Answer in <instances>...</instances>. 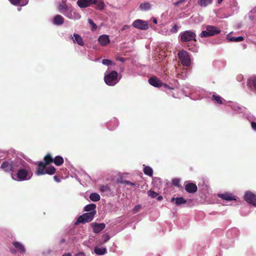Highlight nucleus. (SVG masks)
I'll use <instances>...</instances> for the list:
<instances>
[{"instance_id": "e2e57ef3", "label": "nucleus", "mask_w": 256, "mask_h": 256, "mask_svg": "<svg viewBox=\"0 0 256 256\" xmlns=\"http://www.w3.org/2000/svg\"><path fill=\"white\" fill-rule=\"evenodd\" d=\"M138 206H135L134 207V210H138V208H137Z\"/></svg>"}, {"instance_id": "393cba45", "label": "nucleus", "mask_w": 256, "mask_h": 256, "mask_svg": "<svg viewBox=\"0 0 256 256\" xmlns=\"http://www.w3.org/2000/svg\"><path fill=\"white\" fill-rule=\"evenodd\" d=\"M212 0H198V4L202 8H206L212 4Z\"/></svg>"}, {"instance_id": "9b49d317", "label": "nucleus", "mask_w": 256, "mask_h": 256, "mask_svg": "<svg viewBox=\"0 0 256 256\" xmlns=\"http://www.w3.org/2000/svg\"><path fill=\"white\" fill-rule=\"evenodd\" d=\"M96 2L97 0H78L77 4L80 8H86Z\"/></svg>"}, {"instance_id": "69168bd1", "label": "nucleus", "mask_w": 256, "mask_h": 256, "mask_svg": "<svg viewBox=\"0 0 256 256\" xmlns=\"http://www.w3.org/2000/svg\"><path fill=\"white\" fill-rule=\"evenodd\" d=\"M250 19L252 20V16H250Z\"/></svg>"}, {"instance_id": "b1692460", "label": "nucleus", "mask_w": 256, "mask_h": 256, "mask_svg": "<svg viewBox=\"0 0 256 256\" xmlns=\"http://www.w3.org/2000/svg\"><path fill=\"white\" fill-rule=\"evenodd\" d=\"M175 200V204L176 206H180L182 204H184L186 202V200L183 198L180 197V198H172L171 199L170 202H174Z\"/></svg>"}, {"instance_id": "052dcab7", "label": "nucleus", "mask_w": 256, "mask_h": 256, "mask_svg": "<svg viewBox=\"0 0 256 256\" xmlns=\"http://www.w3.org/2000/svg\"><path fill=\"white\" fill-rule=\"evenodd\" d=\"M223 0H217L218 3L221 4Z\"/></svg>"}, {"instance_id": "e433bc0d", "label": "nucleus", "mask_w": 256, "mask_h": 256, "mask_svg": "<svg viewBox=\"0 0 256 256\" xmlns=\"http://www.w3.org/2000/svg\"><path fill=\"white\" fill-rule=\"evenodd\" d=\"M148 194L152 198H156L158 196V193L152 190H150L148 192Z\"/></svg>"}, {"instance_id": "de8ad7c7", "label": "nucleus", "mask_w": 256, "mask_h": 256, "mask_svg": "<svg viewBox=\"0 0 256 256\" xmlns=\"http://www.w3.org/2000/svg\"><path fill=\"white\" fill-rule=\"evenodd\" d=\"M185 2H186V0H179L178 2H176L174 3V5L176 6H178L180 4H182Z\"/></svg>"}, {"instance_id": "37998d69", "label": "nucleus", "mask_w": 256, "mask_h": 256, "mask_svg": "<svg viewBox=\"0 0 256 256\" xmlns=\"http://www.w3.org/2000/svg\"><path fill=\"white\" fill-rule=\"evenodd\" d=\"M104 3L102 1L100 2L98 4L97 8H98V9L100 10H102V9H104Z\"/></svg>"}, {"instance_id": "c9c22d12", "label": "nucleus", "mask_w": 256, "mask_h": 256, "mask_svg": "<svg viewBox=\"0 0 256 256\" xmlns=\"http://www.w3.org/2000/svg\"><path fill=\"white\" fill-rule=\"evenodd\" d=\"M244 40L242 36H240L238 37H232L229 38V40L230 42H241Z\"/></svg>"}, {"instance_id": "864d4df0", "label": "nucleus", "mask_w": 256, "mask_h": 256, "mask_svg": "<svg viewBox=\"0 0 256 256\" xmlns=\"http://www.w3.org/2000/svg\"><path fill=\"white\" fill-rule=\"evenodd\" d=\"M55 181L56 182H60V177H54Z\"/></svg>"}, {"instance_id": "6e6d98bb", "label": "nucleus", "mask_w": 256, "mask_h": 256, "mask_svg": "<svg viewBox=\"0 0 256 256\" xmlns=\"http://www.w3.org/2000/svg\"><path fill=\"white\" fill-rule=\"evenodd\" d=\"M62 256H72V254L70 253H66V254H64Z\"/></svg>"}, {"instance_id": "79ce46f5", "label": "nucleus", "mask_w": 256, "mask_h": 256, "mask_svg": "<svg viewBox=\"0 0 256 256\" xmlns=\"http://www.w3.org/2000/svg\"><path fill=\"white\" fill-rule=\"evenodd\" d=\"M104 238L102 242H100L101 244H105L110 239V236L107 234L104 235Z\"/></svg>"}, {"instance_id": "8fccbe9b", "label": "nucleus", "mask_w": 256, "mask_h": 256, "mask_svg": "<svg viewBox=\"0 0 256 256\" xmlns=\"http://www.w3.org/2000/svg\"><path fill=\"white\" fill-rule=\"evenodd\" d=\"M74 256H85V254L82 252H80L76 254Z\"/></svg>"}, {"instance_id": "6ab92c4d", "label": "nucleus", "mask_w": 256, "mask_h": 256, "mask_svg": "<svg viewBox=\"0 0 256 256\" xmlns=\"http://www.w3.org/2000/svg\"><path fill=\"white\" fill-rule=\"evenodd\" d=\"M52 22V24L54 25L61 26L64 22V18L62 16L57 14L54 16Z\"/></svg>"}, {"instance_id": "dca6fc26", "label": "nucleus", "mask_w": 256, "mask_h": 256, "mask_svg": "<svg viewBox=\"0 0 256 256\" xmlns=\"http://www.w3.org/2000/svg\"><path fill=\"white\" fill-rule=\"evenodd\" d=\"M99 44L102 46L107 45L110 42V38L106 34H102L98 38Z\"/></svg>"}, {"instance_id": "6e6552de", "label": "nucleus", "mask_w": 256, "mask_h": 256, "mask_svg": "<svg viewBox=\"0 0 256 256\" xmlns=\"http://www.w3.org/2000/svg\"><path fill=\"white\" fill-rule=\"evenodd\" d=\"M132 26L135 28L142 30H146L149 28L147 22L140 19L135 20L133 22Z\"/></svg>"}, {"instance_id": "4d7b16f0", "label": "nucleus", "mask_w": 256, "mask_h": 256, "mask_svg": "<svg viewBox=\"0 0 256 256\" xmlns=\"http://www.w3.org/2000/svg\"><path fill=\"white\" fill-rule=\"evenodd\" d=\"M65 241H66V240H65V239H64V238H62V239L60 240V244H62V243L64 242H65Z\"/></svg>"}, {"instance_id": "1a4fd4ad", "label": "nucleus", "mask_w": 256, "mask_h": 256, "mask_svg": "<svg viewBox=\"0 0 256 256\" xmlns=\"http://www.w3.org/2000/svg\"><path fill=\"white\" fill-rule=\"evenodd\" d=\"M68 11L64 12V15L68 18L72 20H77L80 18V14L74 10L72 7H70Z\"/></svg>"}, {"instance_id": "2eb2a0df", "label": "nucleus", "mask_w": 256, "mask_h": 256, "mask_svg": "<svg viewBox=\"0 0 256 256\" xmlns=\"http://www.w3.org/2000/svg\"><path fill=\"white\" fill-rule=\"evenodd\" d=\"M248 88L254 92H256V76H252L248 80Z\"/></svg>"}, {"instance_id": "7ed1b4c3", "label": "nucleus", "mask_w": 256, "mask_h": 256, "mask_svg": "<svg viewBox=\"0 0 256 256\" xmlns=\"http://www.w3.org/2000/svg\"><path fill=\"white\" fill-rule=\"evenodd\" d=\"M121 76H118V73L115 70H106L104 74V80L110 86H114L118 82Z\"/></svg>"}, {"instance_id": "c85d7f7f", "label": "nucleus", "mask_w": 256, "mask_h": 256, "mask_svg": "<svg viewBox=\"0 0 256 256\" xmlns=\"http://www.w3.org/2000/svg\"><path fill=\"white\" fill-rule=\"evenodd\" d=\"M96 205L94 204H90L86 205L84 208V210L86 212H96Z\"/></svg>"}, {"instance_id": "5fc2aeb1", "label": "nucleus", "mask_w": 256, "mask_h": 256, "mask_svg": "<svg viewBox=\"0 0 256 256\" xmlns=\"http://www.w3.org/2000/svg\"><path fill=\"white\" fill-rule=\"evenodd\" d=\"M163 199V197L162 196H158L157 198V200H158V201H160L162 200Z\"/></svg>"}, {"instance_id": "bf43d9fd", "label": "nucleus", "mask_w": 256, "mask_h": 256, "mask_svg": "<svg viewBox=\"0 0 256 256\" xmlns=\"http://www.w3.org/2000/svg\"><path fill=\"white\" fill-rule=\"evenodd\" d=\"M120 60L122 62H124V58H120Z\"/></svg>"}, {"instance_id": "c756f323", "label": "nucleus", "mask_w": 256, "mask_h": 256, "mask_svg": "<svg viewBox=\"0 0 256 256\" xmlns=\"http://www.w3.org/2000/svg\"><path fill=\"white\" fill-rule=\"evenodd\" d=\"M70 7L67 4H59L58 6V11L64 14V12H66L68 10Z\"/></svg>"}, {"instance_id": "cd10ccee", "label": "nucleus", "mask_w": 256, "mask_h": 256, "mask_svg": "<svg viewBox=\"0 0 256 256\" xmlns=\"http://www.w3.org/2000/svg\"><path fill=\"white\" fill-rule=\"evenodd\" d=\"M94 252L98 255H104L106 252V249L105 248H98L96 246L94 248Z\"/></svg>"}, {"instance_id": "4be33fe9", "label": "nucleus", "mask_w": 256, "mask_h": 256, "mask_svg": "<svg viewBox=\"0 0 256 256\" xmlns=\"http://www.w3.org/2000/svg\"><path fill=\"white\" fill-rule=\"evenodd\" d=\"M218 196L219 198H220L223 200H236L234 196H232V194L230 193L218 194Z\"/></svg>"}, {"instance_id": "f8f14e48", "label": "nucleus", "mask_w": 256, "mask_h": 256, "mask_svg": "<svg viewBox=\"0 0 256 256\" xmlns=\"http://www.w3.org/2000/svg\"><path fill=\"white\" fill-rule=\"evenodd\" d=\"M90 226L92 228L94 232L96 234L100 232L106 227V224L104 223L98 224L96 222H92L90 224Z\"/></svg>"}, {"instance_id": "473e14b6", "label": "nucleus", "mask_w": 256, "mask_h": 256, "mask_svg": "<svg viewBox=\"0 0 256 256\" xmlns=\"http://www.w3.org/2000/svg\"><path fill=\"white\" fill-rule=\"evenodd\" d=\"M144 174L148 176H152L153 170L152 168L149 166H146L144 168Z\"/></svg>"}, {"instance_id": "0eeeda50", "label": "nucleus", "mask_w": 256, "mask_h": 256, "mask_svg": "<svg viewBox=\"0 0 256 256\" xmlns=\"http://www.w3.org/2000/svg\"><path fill=\"white\" fill-rule=\"evenodd\" d=\"M96 212H89L82 214L80 216L77 221L76 222L75 224H78L80 223L84 224L91 222L94 218V215L96 214Z\"/></svg>"}, {"instance_id": "f3484780", "label": "nucleus", "mask_w": 256, "mask_h": 256, "mask_svg": "<svg viewBox=\"0 0 256 256\" xmlns=\"http://www.w3.org/2000/svg\"><path fill=\"white\" fill-rule=\"evenodd\" d=\"M206 30L208 31L210 36L220 34V30L215 26H208L206 27Z\"/></svg>"}, {"instance_id": "20e7f679", "label": "nucleus", "mask_w": 256, "mask_h": 256, "mask_svg": "<svg viewBox=\"0 0 256 256\" xmlns=\"http://www.w3.org/2000/svg\"><path fill=\"white\" fill-rule=\"evenodd\" d=\"M148 82L150 85L154 86L158 88L162 87L168 94L175 97L173 92H172V90H174V88L172 87H170L169 86L166 84L162 83L161 81L158 78L156 77L150 78L148 80Z\"/></svg>"}, {"instance_id": "ea45409f", "label": "nucleus", "mask_w": 256, "mask_h": 256, "mask_svg": "<svg viewBox=\"0 0 256 256\" xmlns=\"http://www.w3.org/2000/svg\"><path fill=\"white\" fill-rule=\"evenodd\" d=\"M209 32L208 30H203L201 32V33L200 34V36L201 38H206V37H208L210 36V35H209Z\"/></svg>"}, {"instance_id": "39448f33", "label": "nucleus", "mask_w": 256, "mask_h": 256, "mask_svg": "<svg viewBox=\"0 0 256 256\" xmlns=\"http://www.w3.org/2000/svg\"><path fill=\"white\" fill-rule=\"evenodd\" d=\"M178 38L182 42H188L193 40L196 41V34L192 30H186L181 32Z\"/></svg>"}, {"instance_id": "5701e85b", "label": "nucleus", "mask_w": 256, "mask_h": 256, "mask_svg": "<svg viewBox=\"0 0 256 256\" xmlns=\"http://www.w3.org/2000/svg\"><path fill=\"white\" fill-rule=\"evenodd\" d=\"M10 3L14 6L20 5L21 6H26L28 4V0H9Z\"/></svg>"}, {"instance_id": "09e8293b", "label": "nucleus", "mask_w": 256, "mask_h": 256, "mask_svg": "<svg viewBox=\"0 0 256 256\" xmlns=\"http://www.w3.org/2000/svg\"><path fill=\"white\" fill-rule=\"evenodd\" d=\"M251 126H252V129L256 131V122H251Z\"/></svg>"}, {"instance_id": "4c0bfd02", "label": "nucleus", "mask_w": 256, "mask_h": 256, "mask_svg": "<svg viewBox=\"0 0 256 256\" xmlns=\"http://www.w3.org/2000/svg\"><path fill=\"white\" fill-rule=\"evenodd\" d=\"M102 64L104 65L107 66H109L110 65H112V64H114V62L112 60H108V59L102 60Z\"/></svg>"}, {"instance_id": "f03ea898", "label": "nucleus", "mask_w": 256, "mask_h": 256, "mask_svg": "<svg viewBox=\"0 0 256 256\" xmlns=\"http://www.w3.org/2000/svg\"><path fill=\"white\" fill-rule=\"evenodd\" d=\"M54 158L50 154H47L44 158V162H38L36 163L37 168L36 174L38 176L49 174L52 175L56 172V168L53 166H48L53 162Z\"/></svg>"}, {"instance_id": "bb28decb", "label": "nucleus", "mask_w": 256, "mask_h": 256, "mask_svg": "<svg viewBox=\"0 0 256 256\" xmlns=\"http://www.w3.org/2000/svg\"><path fill=\"white\" fill-rule=\"evenodd\" d=\"M54 164L57 166H61L64 162V158L61 156H56L53 160Z\"/></svg>"}, {"instance_id": "412c9836", "label": "nucleus", "mask_w": 256, "mask_h": 256, "mask_svg": "<svg viewBox=\"0 0 256 256\" xmlns=\"http://www.w3.org/2000/svg\"><path fill=\"white\" fill-rule=\"evenodd\" d=\"M13 246L18 250L21 254H24L26 249L24 246L18 242H14Z\"/></svg>"}, {"instance_id": "13d9d810", "label": "nucleus", "mask_w": 256, "mask_h": 256, "mask_svg": "<svg viewBox=\"0 0 256 256\" xmlns=\"http://www.w3.org/2000/svg\"><path fill=\"white\" fill-rule=\"evenodd\" d=\"M66 1H67V0H62V2H61V4H66Z\"/></svg>"}, {"instance_id": "680f3d73", "label": "nucleus", "mask_w": 256, "mask_h": 256, "mask_svg": "<svg viewBox=\"0 0 256 256\" xmlns=\"http://www.w3.org/2000/svg\"><path fill=\"white\" fill-rule=\"evenodd\" d=\"M242 76H240L238 80L240 81L242 80Z\"/></svg>"}, {"instance_id": "0e129e2a", "label": "nucleus", "mask_w": 256, "mask_h": 256, "mask_svg": "<svg viewBox=\"0 0 256 256\" xmlns=\"http://www.w3.org/2000/svg\"><path fill=\"white\" fill-rule=\"evenodd\" d=\"M138 206H135L134 207V210H138V208H137Z\"/></svg>"}, {"instance_id": "603ef678", "label": "nucleus", "mask_w": 256, "mask_h": 256, "mask_svg": "<svg viewBox=\"0 0 256 256\" xmlns=\"http://www.w3.org/2000/svg\"><path fill=\"white\" fill-rule=\"evenodd\" d=\"M152 22H154V23L156 24L158 23L157 20H156V18L152 17Z\"/></svg>"}, {"instance_id": "3c124183", "label": "nucleus", "mask_w": 256, "mask_h": 256, "mask_svg": "<svg viewBox=\"0 0 256 256\" xmlns=\"http://www.w3.org/2000/svg\"><path fill=\"white\" fill-rule=\"evenodd\" d=\"M129 28H130V26H128V25H125V26H124L122 27V30H127V29Z\"/></svg>"}, {"instance_id": "a211bd4d", "label": "nucleus", "mask_w": 256, "mask_h": 256, "mask_svg": "<svg viewBox=\"0 0 256 256\" xmlns=\"http://www.w3.org/2000/svg\"><path fill=\"white\" fill-rule=\"evenodd\" d=\"M186 190L190 194H194L198 190L197 186L194 183H189L185 186Z\"/></svg>"}, {"instance_id": "f257e3e1", "label": "nucleus", "mask_w": 256, "mask_h": 256, "mask_svg": "<svg viewBox=\"0 0 256 256\" xmlns=\"http://www.w3.org/2000/svg\"><path fill=\"white\" fill-rule=\"evenodd\" d=\"M0 168L11 174L16 172V176H32L33 174L32 168L22 159L6 160L2 162Z\"/></svg>"}, {"instance_id": "c03bdc74", "label": "nucleus", "mask_w": 256, "mask_h": 256, "mask_svg": "<svg viewBox=\"0 0 256 256\" xmlns=\"http://www.w3.org/2000/svg\"><path fill=\"white\" fill-rule=\"evenodd\" d=\"M74 174V176H78V175L84 176V175L86 174L84 171L81 170L80 171H76Z\"/></svg>"}, {"instance_id": "ddd939ff", "label": "nucleus", "mask_w": 256, "mask_h": 256, "mask_svg": "<svg viewBox=\"0 0 256 256\" xmlns=\"http://www.w3.org/2000/svg\"><path fill=\"white\" fill-rule=\"evenodd\" d=\"M70 38L72 40L74 44H77L80 46L84 45V42L82 37L78 34L74 33L72 36H70Z\"/></svg>"}, {"instance_id": "72a5a7b5", "label": "nucleus", "mask_w": 256, "mask_h": 256, "mask_svg": "<svg viewBox=\"0 0 256 256\" xmlns=\"http://www.w3.org/2000/svg\"><path fill=\"white\" fill-rule=\"evenodd\" d=\"M212 100L218 104H223V101H225L221 96L216 94L212 96Z\"/></svg>"}, {"instance_id": "9d476101", "label": "nucleus", "mask_w": 256, "mask_h": 256, "mask_svg": "<svg viewBox=\"0 0 256 256\" xmlns=\"http://www.w3.org/2000/svg\"><path fill=\"white\" fill-rule=\"evenodd\" d=\"M244 199L248 203L256 206V195L252 192H246L244 196Z\"/></svg>"}, {"instance_id": "f704fd0d", "label": "nucleus", "mask_w": 256, "mask_h": 256, "mask_svg": "<svg viewBox=\"0 0 256 256\" xmlns=\"http://www.w3.org/2000/svg\"><path fill=\"white\" fill-rule=\"evenodd\" d=\"M99 190L102 192L110 191V188L108 185H100L99 186Z\"/></svg>"}, {"instance_id": "a19ab883", "label": "nucleus", "mask_w": 256, "mask_h": 256, "mask_svg": "<svg viewBox=\"0 0 256 256\" xmlns=\"http://www.w3.org/2000/svg\"><path fill=\"white\" fill-rule=\"evenodd\" d=\"M12 178L14 180H16L23 181V180H28L30 177H28V178H27L28 177H16V178H15L14 177H12Z\"/></svg>"}, {"instance_id": "4468645a", "label": "nucleus", "mask_w": 256, "mask_h": 256, "mask_svg": "<svg viewBox=\"0 0 256 256\" xmlns=\"http://www.w3.org/2000/svg\"><path fill=\"white\" fill-rule=\"evenodd\" d=\"M229 106L236 113H242L244 112V108L241 106L239 104L235 102H230Z\"/></svg>"}, {"instance_id": "7c9ffc66", "label": "nucleus", "mask_w": 256, "mask_h": 256, "mask_svg": "<svg viewBox=\"0 0 256 256\" xmlns=\"http://www.w3.org/2000/svg\"><path fill=\"white\" fill-rule=\"evenodd\" d=\"M116 183L118 184H128V185H132V186H134V184L131 182L129 181H128L126 180H124L123 179L122 177H120L116 180Z\"/></svg>"}, {"instance_id": "423d86ee", "label": "nucleus", "mask_w": 256, "mask_h": 256, "mask_svg": "<svg viewBox=\"0 0 256 256\" xmlns=\"http://www.w3.org/2000/svg\"><path fill=\"white\" fill-rule=\"evenodd\" d=\"M178 56L180 62L184 66H189L190 65V58L188 52L184 50H181L178 52Z\"/></svg>"}, {"instance_id": "49530a36", "label": "nucleus", "mask_w": 256, "mask_h": 256, "mask_svg": "<svg viewBox=\"0 0 256 256\" xmlns=\"http://www.w3.org/2000/svg\"><path fill=\"white\" fill-rule=\"evenodd\" d=\"M172 182L173 185H174V186H178L180 180L176 178L173 180Z\"/></svg>"}, {"instance_id": "aec40b11", "label": "nucleus", "mask_w": 256, "mask_h": 256, "mask_svg": "<svg viewBox=\"0 0 256 256\" xmlns=\"http://www.w3.org/2000/svg\"><path fill=\"white\" fill-rule=\"evenodd\" d=\"M118 126V120L115 118L112 119L108 124V128L110 130H114Z\"/></svg>"}, {"instance_id": "2f4dec72", "label": "nucleus", "mask_w": 256, "mask_h": 256, "mask_svg": "<svg viewBox=\"0 0 256 256\" xmlns=\"http://www.w3.org/2000/svg\"><path fill=\"white\" fill-rule=\"evenodd\" d=\"M90 200L92 202H98L100 200V196L96 192L92 193L90 196Z\"/></svg>"}, {"instance_id": "58836bf2", "label": "nucleus", "mask_w": 256, "mask_h": 256, "mask_svg": "<svg viewBox=\"0 0 256 256\" xmlns=\"http://www.w3.org/2000/svg\"><path fill=\"white\" fill-rule=\"evenodd\" d=\"M88 22L92 26V30L94 31L97 28V26L94 22L92 20L88 19Z\"/></svg>"}, {"instance_id": "a18cd8bd", "label": "nucleus", "mask_w": 256, "mask_h": 256, "mask_svg": "<svg viewBox=\"0 0 256 256\" xmlns=\"http://www.w3.org/2000/svg\"><path fill=\"white\" fill-rule=\"evenodd\" d=\"M170 32L172 33H176L178 32V26L176 24L174 25L170 29Z\"/></svg>"}, {"instance_id": "a878e982", "label": "nucleus", "mask_w": 256, "mask_h": 256, "mask_svg": "<svg viewBox=\"0 0 256 256\" xmlns=\"http://www.w3.org/2000/svg\"><path fill=\"white\" fill-rule=\"evenodd\" d=\"M140 8L142 10L146 11L151 9L152 6L150 2L142 3L140 5Z\"/></svg>"}]
</instances>
